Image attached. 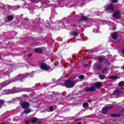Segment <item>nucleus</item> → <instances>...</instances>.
<instances>
[{
  "label": "nucleus",
  "mask_w": 124,
  "mask_h": 124,
  "mask_svg": "<svg viewBox=\"0 0 124 124\" xmlns=\"http://www.w3.org/2000/svg\"><path fill=\"white\" fill-rule=\"evenodd\" d=\"M33 72H32V73H30L29 74H25L24 75H18L16 77V78L18 80L21 81V82H23L24 80H25V78H27V77H33Z\"/></svg>",
  "instance_id": "1"
},
{
  "label": "nucleus",
  "mask_w": 124,
  "mask_h": 124,
  "mask_svg": "<svg viewBox=\"0 0 124 124\" xmlns=\"http://www.w3.org/2000/svg\"><path fill=\"white\" fill-rule=\"evenodd\" d=\"M40 68L41 69H43V70L51 71L54 69V67H49L47 65V64L46 63H42L41 64Z\"/></svg>",
  "instance_id": "2"
},
{
  "label": "nucleus",
  "mask_w": 124,
  "mask_h": 124,
  "mask_svg": "<svg viewBox=\"0 0 124 124\" xmlns=\"http://www.w3.org/2000/svg\"><path fill=\"white\" fill-rule=\"evenodd\" d=\"M75 86V82L71 80H66L65 82L66 88H72Z\"/></svg>",
  "instance_id": "3"
},
{
  "label": "nucleus",
  "mask_w": 124,
  "mask_h": 124,
  "mask_svg": "<svg viewBox=\"0 0 124 124\" xmlns=\"http://www.w3.org/2000/svg\"><path fill=\"white\" fill-rule=\"evenodd\" d=\"M111 108H113V105H110L109 107H104L102 109V112L103 114H106L108 111V110L111 109Z\"/></svg>",
  "instance_id": "4"
},
{
  "label": "nucleus",
  "mask_w": 124,
  "mask_h": 124,
  "mask_svg": "<svg viewBox=\"0 0 124 124\" xmlns=\"http://www.w3.org/2000/svg\"><path fill=\"white\" fill-rule=\"evenodd\" d=\"M112 16L115 19H120L121 18V12L120 11H116L114 13Z\"/></svg>",
  "instance_id": "5"
},
{
  "label": "nucleus",
  "mask_w": 124,
  "mask_h": 124,
  "mask_svg": "<svg viewBox=\"0 0 124 124\" xmlns=\"http://www.w3.org/2000/svg\"><path fill=\"white\" fill-rule=\"evenodd\" d=\"M106 10L108 11H113V10H114V5H113V4L108 5L106 8Z\"/></svg>",
  "instance_id": "6"
},
{
  "label": "nucleus",
  "mask_w": 124,
  "mask_h": 124,
  "mask_svg": "<svg viewBox=\"0 0 124 124\" xmlns=\"http://www.w3.org/2000/svg\"><path fill=\"white\" fill-rule=\"evenodd\" d=\"M37 118L35 117H33L31 119V120H28L25 122L26 124H30L31 123H35V122H37Z\"/></svg>",
  "instance_id": "7"
},
{
  "label": "nucleus",
  "mask_w": 124,
  "mask_h": 124,
  "mask_svg": "<svg viewBox=\"0 0 124 124\" xmlns=\"http://www.w3.org/2000/svg\"><path fill=\"white\" fill-rule=\"evenodd\" d=\"M95 91V88L94 87H87L85 89V92H93Z\"/></svg>",
  "instance_id": "8"
},
{
  "label": "nucleus",
  "mask_w": 124,
  "mask_h": 124,
  "mask_svg": "<svg viewBox=\"0 0 124 124\" xmlns=\"http://www.w3.org/2000/svg\"><path fill=\"white\" fill-rule=\"evenodd\" d=\"M21 105H22V108L25 109V108H28L30 107V103L27 102H24Z\"/></svg>",
  "instance_id": "9"
},
{
  "label": "nucleus",
  "mask_w": 124,
  "mask_h": 124,
  "mask_svg": "<svg viewBox=\"0 0 124 124\" xmlns=\"http://www.w3.org/2000/svg\"><path fill=\"white\" fill-rule=\"evenodd\" d=\"M120 93H121V91L120 90H115L113 92V95L115 96V97H118L119 95H120Z\"/></svg>",
  "instance_id": "10"
},
{
  "label": "nucleus",
  "mask_w": 124,
  "mask_h": 124,
  "mask_svg": "<svg viewBox=\"0 0 124 124\" xmlns=\"http://www.w3.org/2000/svg\"><path fill=\"white\" fill-rule=\"evenodd\" d=\"M102 86V83L101 82H97L94 84V87L96 88V89H98V88H100V87H101Z\"/></svg>",
  "instance_id": "11"
},
{
  "label": "nucleus",
  "mask_w": 124,
  "mask_h": 124,
  "mask_svg": "<svg viewBox=\"0 0 124 124\" xmlns=\"http://www.w3.org/2000/svg\"><path fill=\"white\" fill-rule=\"evenodd\" d=\"M31 109H30V108H26V109H25L24 112H23L22 113V115H24L25 114H29V113H31Z\"/></svg>",
  "instance_id": "12"
},
{
  "label": "nucleus",
  "mask_w": 124,
  "mask_h": 124,
  "mask_svg": "<svg viewBox=\"0 0 124 124\" xmlns=\"http://www.w3.org/2000/svg\"><path fill=\"white\" fill-rule=\"evenodd\" d=\"M112 38L113 39H116L118 37V33L114 32L111 34Z\"/></svg>",
  "instance_id": "13"
},
{
  "label": "nucleus",
  "mask_w": 124,
  "mask_h": 124,
  "mask_svg": "<svg viewBox=\"0 0 124 124\" xmlns=\"http://www.w3.org/2000/svg\"><path fill=\"white\" fill-rule=\"evenodd\" d=\"M43 50L40 48H37L34 49L35 53H42Z\"/></svg>",
  "instance_id": "14"
},
{
  "label": "nucleus",
  "mask_w": 124,
  "mask_h": 124,
  "mask_svg": "<svg viewBox=\"0 0 124 124\" xmlns=\"http://www.w3.org/2000/svg\"><path fill=\"white\" fill-rule=\"evenodd\" d=\"M102 66H103V65H102V64L100 63H98L97 64V66H96V69H101V68H102Z\"/></svg>",
  "instance_id": "15"
},
{
  "label": "nucleus",
  "mask_w": 124,
  "mask_h": 124,
  "mask_svg": "<svg viewBox=\"0 0 124 124\" xmlns=\"http://www.w3.org/2000/svg\"><path fill=\"white\" fill-rule=\"evenodd\" d=\"M4 102H5L4 100L2 99L0 100V108H1L2 106H3V104H4Z\"/></svg>",
  "instance_id": "16"
},
{
  "label": "nucleus",
  "mask_w": 124,
  "mask_h": 124,
  "mask_svg": "<svg viewBox=\"0 0 124 124\" xmlns=\"http://www.w3.org/2000/svg\"><path fill=\"white\" fill-rule=\"evenodd\" d=\"M10 83V82H9L8 81H5L2 83V87H4L5 86H7V85H9Z\"/></svg>",
  "instance_id": "17"
},
{
  "label": "nucleus",
  "mask_w": 124,
  "mask_h": 124,
  "mask_svg": "<svg viewBox=\"0 0 124 124\" xmlns=\"http://www.w3.org/2000/svg\"><path fill=\"white\" fill-rule=\"evenodd\" d=\"M105 60V57L104 56H101L99 57L98 61L99 62H103Z\"/></svg>",
  "instance_id": "18"
},
{
  "label": "nucleus",
  "mask_w": 124,
  "mask_h": 124,
  "mask_svg": "<svg viewBox=\"0 0 124 124\" xmlns=\"http://www.w3.org/2000/svg\"><path fill=\"white\" fill-rule=\"evenodd\" d=\"M70 35H73L74 36H77L78 35V33H77V32H71L70 33Z\"/></svg>",
  "instance_id": "19"
},
{
  "label": "nucleus",
  "mask_w": 124,
  "mask_h": 124,
  "mask_svg": "<svg viewBox=\"0 0 124 124\" xmlns=\"http://www.w3.org/2000/svg\"><path fill=\"white\" fill-rule=\"evenodd\" d=\"M91 64H92V61H90L88 64H83V66H84V67H89V66H91Z\"/></svg>",
  "instance_id": "20"
},
{
  "label": "nucleus",
  "mask_w": 124,
  "mask_h": 124,
  "mask_svg": "<svg viewBox=\"0 0 124 124\" xmlns=\"http://www.w3.org/2000/svg\"><path fill=\"white\" fill-rule=\"evenodd\" d=\"M7 19L9 21H12L14 19V17H13V16H9Z\"/></svg>",
  "instance_id": "21"
},
{
  "label": "nucleus",
  "mask_w": 124,
  "mask_h": 124,
  "mask_svg": "<svg viewBox=\"0 0 124 124\" xmlns=\"http://www.w3.org/2000/svg\"><path fill=\"white\" fill-rule=\"evenodd\" d=\"M108 68H105L102 71L103 73H105L106 74H107L108 73Z\"/></svg>",
  "instance_id": "22"
},
{
  "label": "nucleus",
  "mask_w": 124,
  "mask_h": 124,
  "mask_svg": "<svg viewBox=\"0 0 124 124\" xmlns=\"http://www.w3.org/2000/svg\"><path fill=\"white\" fill-rule=\"evenodd\" d=\"M88 19V18L87 16H81V20H82L83 21H87Z\"/></svg>",
  "instance_id": "23"
},
{
  "label": "nucleus",
  "mask_w": 124,
  "mask_h": 124,
  "mask_svg": "<svg viewBox=\"0 0 124 124\" xmlns=\"http://www.w3.org/2000/svg\"><path fill=\"white\" fill-rule=\"evenodd\" d=\"M9 93H10V92L9 91V90H4L3 91V94H9Z\"/></svg>",
  "instance_id": "24"
},
{
  "label": "nucleus",
  "mask_w": 124,
  "mask_h": 124,
  "mask_svg": "<svg viewBox=\"0 0 124 124\" xmlns=\"http://www.w3.org/2000/svg\"><path fill=\"white\" fill-rule=\"evenodd\" d=\"M89 104L88 103H84L83 105V107L85 109L87 108V107H88Z\"/></svg>",
  "instance_id": "25"
},
{
  "label": "nucleus",
  "mask_w": 124,
  "mask_h": 124,
  "mask_svg": "<svg viewBox=\"0 0 124 124\" xmlns=\"http://www.w3.org/2000/svg\"><path fill=\"white\" fill-rule=\"evenodd\" d=\"M124 85V81H121L119 83V86L120 87H123Z\"/></svg>",
  "instance_id": "26"
},
{
  "label": "nucleus",
  "mask_w": 124,
  "mask_h": 124,
  "mask_svg": "<svg viewBox=\"0 0 124 124\" xmlns=\"http://www.w3.org/2000/svg\"><path fill=\"white\" fill-rule=\"evenodd\" d=\"M111 116L112 118H115L116 117H119L120 116V115L119 114H111Z\"/></svg>",
  "instance_id": "27"
},
{
  "label": "nucleus",
  "mask_w": 124,
  "mask_h": 124,
  "mask_svg": "<svg viewBox=\"0 0 124 124\" xmlns=\"http://www.w3.org/2000/svg\"><path fill=\"white\" fill-rule=\"evenodd\" d=\"M118 77L117 76H111L109 78V79H113V80H115L116 79H117Z\"/></svg>",
  "instance_id": "28"
},
{
  "label": "nucleus",
  "mask_w": 124,
  "mask_h": 124,
  "mask_svg": "<svg viewBox=\"0 0 124 124\" xmlns=\"http://www.w3.org/2000/svg\"><path fill=\"white\" fill-rule=\"evenodd\" d=\"M99 28H97L96 29H94L93 30V32H98L99 31Z\"/></svg>",
  "instance_id": "29"
},
{
  "label": "nucleus",
  "mask_w": 124,
  "mask_h": 124,
  "mask_svg": "<svg viewBox=\"0 0 124 124\" xmlns=\"http://www.w3.org/2000/svg\"><path fill=\"white\" fill-rule=\"evenodd\" d=\"M99 78L100 79L103 80V79H105V75H100Z\"/></svg>",
  "instance_id": "30"
},
{
  "label": "nucleus",
  "mask_w": 124,
  "mask_h": 124,
  "mask_svg": "<svg viewBox=\"0 0 124 124\" xmlns=\"http://www.w3.org/2000/svg\"><path fill=\"white\" fill-rule=\"evenodd\" d=\"M6 71H7V73L8 75H9V74L8 73H10V72H11V71H10V69H9L8 68L6 69Z\"/></svg>",
  "instance_id": "31"
},
{
  "label": "nucleus",
  "mask_w": 124,
  "mask_h": 124,
  "mask_svg": "<svg viewBox=\"0 0 124 124\" xmlns=\"http://www.w3.org/2000/svg\"><path fill=\"white\" fill-rule=\"evenodd\" d=\"M79 79H84V76L83 75H80L78 77Z\"/></svg>",
  "instance_id": "32"
},
{
  "label": "nucleus",
  "mask_w": 124,
  "mask_h": 124,
  "mask_svg": "<svg viewBox=\"0 0 124 124\" xmlns=\"http://www.w3.org/2000/svg\"><path fill=\"white\" fill-rule=\"evenodd\" d=\"M49 110H50V112H52V111H53V107H50L49 108Z\"/></svg>",
  "instance_id": "33"
},
{
  "label": "nucleus",
  "mask_w": 124,
  "mask_h": 124,
  "mask_svg": "<svg viewBox=\"0 0 124 124\" xmlns=\"http://www.w3.org/2000/svg\"><path fill=\"white\" fill-rule=\"evenodd\" d=\"M112 2H114V3H116L117 1H118V0H112Z\"/></svg>",
  "instance_id": "34"
},
{
  "label": "nucleus",
  "mask_w": 124,
  "mask_h": 124,
  "mask_svg": "<svg viewBox=\"0 0 124 124\" xmlns=\"http://www.w3.org/2000/svg\"><path fill=\"white\" fill-rule=\"evenodd\" d=\"M31 56H32V54L31 53L28 55V57H29V58L31 57Z\"/></svg>",
  "instance_id": "35"
},
{
  "label": "nucleus",
  "mask_w": 124,
  "mask_h": 124,
  "mask_svg": "<svg viewBox=\"0 0 124 124\" xmlns=\"http://www.w3.org/2000/svg\"><path fill=\"white\" fill-rule=\"evenodd\" d=\"M8 103H12V101L7 102Z\"/></svg>",
  "instance_id": "36"
},
{
  "label": "nucleus",
  "mask_w": 124,
  "mask_h": 124,
  "mask_svg": "<svg viewBox=\"0 0 124 124\" xmlns=\"http://www.w3.org/2000/svg\"><path fill=\"white\" fill-rule=\"evenodd\" d=\"M106 63L108 65V64H110V63L108 62H106Z\"/></svg>",
  "instance_id": "37"
},
{
  "label": "nucleus",
  "mask_w": 124,
  "mask_h": 124,
  "mask_svg": "<svg viewBox=\"0 0 124 124\" xmlns=\"http://www.w3.org/2000/svg\"><path fill=\"white\" fill-rule=\"evenodd\" d=\"M37 44H38L37 43H35L34 45H35V46H37Z\"/></svg>",
  "instance_id": "38"
},
{
  "label": "nucleus",
  "mask_w": 124,
  "mask_h": 124,
  "mask_svg": "<svg viewBox=\"0 0 124 124\" xmlns=\"http://www.w3.org/2000/svg\"><path fill=\"white\" fill-rule=\"evenodd\" d=\"M80 119H76V121H79Z\"/></svg>",
  "instance_id": "39"
},
{
  "label": "nucleus",
  "mask_w": 124,
  "mask_h": 124,
  "mask_svg": "<svg viewBox=\"0 0 124 124\" xmlns=\"http://www.w3.org/2000/svg\"><path fill=\"white\" fill-rule=\"evenodd\" d=\"M17 8H20V6H17Z\"/></svg>",
  "instance_id": "40"
},
{
  "label": "nucleus",
  "mask_w": 124,
  "mask_h": 124,
  "mask_svg": "<svg viewBox=\"0 0 124 124\" xmlns=\"http://www.w3.org/2000/svg\"><path fill=\"white\" fill-rule=\"evenodd\" d=\"M78 124H81V122H78Z\"/></svg>",
  "instance_id": "41"
},
{
  "label": "nucleus",
  "mask_w": 124,
  "mask_h": 124,
  "mask_svg": "<svg viewBox=\"0 0 124 124\" xmlns=\"http://www.w3.org/2000/svg\"><path fill=\"white\" fill-rule=\"evenodd\" d=\"M38 0V1H40V0Z\"/></svg>",
  "instance_id": "42"
},
{
  "label": "nucleus",
  "mask_w": 124,
  "mask_h": 124,
  "mask_svg": "<svg viewBox=\"0 0 124 124\" xmlns=\"http://www.w3.org/2000/svg\"><path fill=\"white\" fill-rule=\"evenodd\" d=\"M4 124V123H2V124Z\"/></svg>",
  "instance_id": "43"
},
{
  "label": "nucleus",
  "mask_w": 124,
  "mask_h": 124,
  "mask_svg": "<svg viewBox=\"0 0 124 124\" xmlns=\"http://www.w3.org/2000/svg\"><path fill=\"white\" fill-rule=\"evenodd\" d=\"M16 119V117H15V119L14 120H15Z\"/></svg>",
  "instance_id": "44"
}]
</instances>
